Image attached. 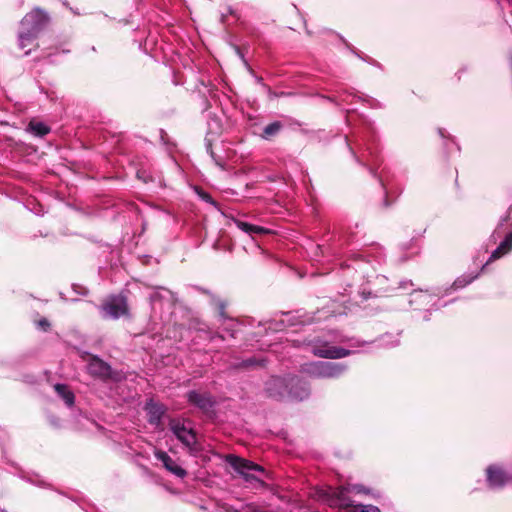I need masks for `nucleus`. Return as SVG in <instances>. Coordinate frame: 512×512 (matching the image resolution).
Returning a JSON list of instances; mask_svg holds the SVG:
<instances>
[{
	"label": "nucleus",
	"instance_id": "7c9ffc66",
	"mask_svg": "<svg viewBox=\"0 0 512 512\" xmlns=\"http://www.w3.org/2000/svg\"><path fill=\"white\" fill-rule=\"evenodd\" d=\"M218 337H219V338H221V339H223V340L225 339V336H224V335H222V334H219V335H218Z\"/></svg>",
	"mask_w": 512,
	"mask_h": 512
},
{
	"label": "nucleus",
	"instance_id": "c9c22d12",
	"mask_svg": "<svg viewBox=\"0 0 512 512\" xmlns=\"http://www.w3.org/2000/svg\"><path fill=\"white\" fill-rule=\"evenodd\" d=\"M24 0H20V5H23Z\"/></svg>",
	"mask_w": 512,
	"mask_h": 512
},
{
	"label": "nucleus",
	"instance_id": "a211bd4d",
	"mask_svg": "<svg viewBox=\"0 0 512 512\" xmlns=\"http://www.w3.org/2000/svg\"><path fill=\"white\" fill-rule=\"evenodd\" d=\"M26 131L35 137L42 138L51 132V128L44 122L31 120L27 125Z\"/></svg>",
	"mask_w": 512,
	"mask_h": 512
},
{
	"label": "nucleus",
	"instance_id": "f8f14e48",
	"mask_svg": "<svg viewBox=\"0 0 512 512\" xmlns=\"http://www.w3.org/2000/svg\"><path fill=\"white\" fill-rule=\"evenodd\" d=\"M154 456L156 459L162 462L164 468L169 471L171 474L179 477L184 478L187 475V472L185 469H183L180 465L176 463L165 451L162 450H155Z\"/></svg>",
	"mask_w": 512,
	"mask_h": 512
},
{
	"label": "nucleus",
	"instance_id": "39448f33",
	"mask_svg": "<svg viewBox=\"0 0 512 512\" xmlns=\"http://www.w3.org/2000/svg\"><path fill=\"white\" fill-rule=\"evenodd\" d=\"M346 366L339 363L317 361L310 363L306 371L315 378H336L344 373Z\"/></svg>",
	"mask_w": 512,
	"mask_h": 512
},
{
	"label": "nucleus",
	"instance_id": "f704fd0d",
	"mask_svg": "<svg viewBox=\"0 0 512 512\" xmlns=\"http://www.w3.org/2000/svg\"><path fill=\"white\" fill-rule=\"evenodd\" d=\"M0 512H7V511H6V510H4V509H1V508H0Z\"/></svg>",
	"mask_w": 512,
	"mask_h": 512
},
{
	"label": "nucleus",
	"instance_id": "2eb2a0df",
	"mask_svg": "<svg viewBox=\"0 0 512 512\" xmlns=\"http://www.w3.org/2000/svg\"><path fill=\"white\" fill-rule=\"evenodd\" d=\"M512 250V230L509 231L504 239L501 241L499 246L491 253L489 260L494 261L501 258Z\"/></svg>",
	"mask_w": 512,
	"mask_h": 512
},
{
	"label": "nucleus",
	"instance_id": "423d86ee",
	"mask_svg": "<svg viewBox=\"0 0 512 512\" xmlns=\"http://www.w3.org/2000/svg\"><path fill=\"white\" fill-rule=\"evenodd\" d=\"M350 489L348 487L340 486L337 488H329L323 495L324 501L331 508L346 509L353 507V501L348 496Z\"/></svg>",
	"mask_w": 512,
	"mask_h": 512
},
{
	"label": "nucleus",
	"instance_id": "6ab92c4d",
	"mask_svg": "<svg viewBox=\"0 0 512 512\" xmlns=\"http://www.w3.org/2000/svg\"><path fill=\"white\" fill-rule=\"evenodd\" d=\"M54 389L57 395L63 399L68 407H72L74 405L75 395L66 384L57 383L55 384Z\"/></svg>",
	"mask_w": 512,
	"mask_h": 512
},
{
	"label": "nucleus",
	"instance_id": "5701e85b",
	"mask_svg": "<svg viewBox=\"0 0 512 512\" xmlns=\"http://www.w3.org/2000/svg\"><path fill=\"white\" fill-rule=\"evenodd\" d=\"M242 364L245 367L256 366V365L264 366L265 361L257 360L256 358H248V359L244 360Z\"/></svg>",
	"mask_w": 512,
	"mask_h": 512
},
{
	"label": "nucleus",
	"instance_id": "20e7f679",
	"mask_svg": "<svg viewBox=\"0 0 512 512\" xmlns=\"http://www.w3.org/2000/svg\"><path fill=\"white\" fill-rule=\"evenodd\" d=\"M227 462L254 487H264L265 482L261 476H267L265 469L252 461L235 455H228Z\"/></svg>",
	"mask_w": 512,
	"mask_h": 512
},
{
	"label": "nucleus",
	"instance_id": "dca6fc26",
	"mask_svg": "<svg viewBox=\"0 0 512 512\" xmlns=\"http://www.w3.org/2000/svg\"><path fill=\"white\" fill-rule=\"evenodd\" d=\"M367 153H363L361 158L355 156L357 162L359 163H363V165L365 166H370V171L371 173L375 174V168L374 166H376L379 162V156H378V153L376 151H374L372 148L370 147H367L366 150H365Z\"/></svg>",
	"mask_w": 512,
	"mask_h": 512
},
{
	"label": "nucleus",
	"instance_id": "393cba45",
	"mask_svg": "<svg viewBox=\"0 0 512 512\" xmlns=\"http://www.w3.org/2000/svg\"><path fill=\"white\" fill-rule=\"evenodd\" d=\"M38 325L41 326L44 330H47L50 327V323L47 319L39 320Z\"/></svg>",
	"mask_w": 512,
	"mask_h": 512
},
{
	"label": "nucleus",
	"instance_id": "6e6552de",
	"mask_svg": "<svg viewBox=\"0 0 512 512\" xmlns=\"http://www.w3.org/2000/svg\"><path fill=\"white\" fill-rule=\"evenodd\" d=\"M170 429L176 438L191 451L194 450L196 445V434L192 428L185 426L184 422L171 419L169 423Z\"/></svg>",
	"mask_w": 512,
	"mask_h": 512
},
{
	"label": "nucleus",
	"instance_id": "9d476101",
	"mask_svg": "<svg viewBox=\"0 0 512 512\" xmlns=\"http://www.w3.org/2000/svg\"><path fill=\"white\" fill-rule=\"evenodd\" d=\"M87 370L90 375L102 380H108L112 377L111 366L98 357L90 359L87 365Z\"/></svg>",
	"mask_w": 512,
	"mask_h": 512
},
{
	"label": "nucleus",
	"instance_id": "7ed1b4c3",
	"mask_svg": "<svg viewBox=\"0 0 512 512\" xmlns=\"http://www.w3.org/2000/svg\"><path fill=\"white\" fill-rule=\"evenodd\" d=\"M97 309L105 320L129 319L132 317L126 290L107 295Z\"/></svg>",
	"mask_w": 512,
	"mask_h": 512
},
{
	"label": "nucleus",
	"instance_id": "0eeeda50",
	"mask_svg": "<svg viewBox=\"0 0 512 512\" xmlns=\"http://www.w3.org/2000/svg\"><path fill=\"white\" fill-rule=\"evenodd\" d=\"M186 399L190 405L206 414L211 412L217 404L216 398L211 393L198 390L188 391Z\"/></svg>",
	"mask_w": 512,
	"mask_h": 512
},
{
	"label": "nucleus",
	"instance_id": "4468645a",
	"mask_svg": "<svg viewBox=\"0 0 512 512\" xmlns=\"http://www.w3.org/2000/svg\"><path fill=\"white\" fill-rule=\"evenodd\" d=\"M509 481V476L498 466L491 465L487 468V482L492 488H501Z\"/></svg>",
	"mask_w": 512,
	"mask_h": 512
},
{
	"label": "nucleus",
	"instance_id": "c85d7f7f",
	"mask_svg": "<svg viewBox=\"0 0 512 512\" xmlns=\"http://www.w3.org/2000/svg\"><path fill=\"white\" fill-rule=\"evenodd\" d=\"M439 132V135L442 137V138H445V130L444 129H439L438 130Z\"/></svg>",
	"mask_w": 512,
	"mask_h": 512
},
{
	"label": "nucleus",
	"instance_id": "aec40b11",
	"mask_svg": "<svg viewBox=\"0 0 512 512\" xmlns=\"http://www.w3.org/2000/svg\"><path fill=\"white\" fill-rule=\"evenodd\" d=\"M283 128V124L280 121H274L264 127L261 137L265 140H269L277 135Z\"/></svg>",
	"mask_w": 512,
	"mask_h": 512
},
{
	"label": "nucleus",
	"instance_id": "f257e3e1",
	"mask_svg": "<svg viewBox=\"0 0 512 512\" xmlns=\"http://www.w3.org/2000/svg\"><path fill=\"white\" fill-rule=\"evenodd\" d=\"M265 391L269 397L276 400H283L287 396L296 401L306 399L310 393L306 384L296 376H273L266 382Z\"/></svg>",
	"mask_w": 512,
	"mask_h": 512
},
{
	"label": "nucleus",
	"instance_id": "ddd939ff",
	"mask_svg": "<svg viewBox=\"0 0 512 512\" xmlns=\"http://www.w3.org/2000/svg\"><path fill=\"white\" fill-rule=\"evenodd\" d=\"M148 416V422L156 427L160 426L162 418L166 412V407L158 402L149 400L145 405Z\"/></svg>",
	"mask_w": 512,
	"mask_h": 512
},
{
	"label": "nucleus",
	"instance_id": "1a4fd4ad",
	"mask_svg": "<svg viewBox=\"0 0 512 512\" xmlns=\"http://www.w3.org/2000/svg\"><path fill=\"white\" fill-rule=\"evenodd\" d=\"M312 353L320 358L340 359L351 355L353 351L330 345L327 342H319L312 346Z\"/></svg>",
	"mask_w": 512,
	"mask_h": 512
},
{
	"label": "nucleus",
	"instance_id": "f03ea898",
	"mask_svg": "<svg viewBox=\"0 0 512 512\" xmlns=\"http://www.w3.org/2000/svg\"><path fill=\"white\" fill-rule=\"evenodd\" d=\"M49 14L40 7H34L20 21L22 30L18 33V46L24 49L30 45L50 24Z\"/></svg>",
	"mask_w": 512,
	"mask_h": 512
},
{
	"label": "nucleus",
	"instance_id": "b1692460",
	"mask_svg": "<svg viewBox=\"0 0 512 512\" xmlns=\"http://www.w3.org/2000/svg\"><path fill=\"white\" fill-rule=\"evenodd\" d=\"M199 196L206 203H209L214 207H217V202L212 198V196L209 193L202 191L201 193H199Z\"/></svg>",
	"mask_w": 512,
	"mask_h": 512
},
{
	"label": "nucleus",
	"instance_id": "412c9836",
	"mask_svg": "<svg viewBox=\"0 0 512 512\" xmlns=\"http://www.w3.org/2000/svg\"><path fill=\"white\" fill-rule=\"evenodd\" d=\"M478 277V274L476 275H462L461 277L457 278L454 281L453 286L456 289L464 288L468 284H470L473 280H475Z\"/></svg>",
	"mask_w": 512,
	"mask_h": 512
},
{
	"label": "nucleus",
	"instance_id": "4be33fe9",
	"mask_svg": "<svg viewBox=\"0 0 512 512\" xmlns=\"http://www.w3.org/2000/svg\"><path fill=\"white\" fill-rule=\"evenodd\" d=\"M353 512H381L379 507L372 504L353 505Z\"/></svg>",
	"mask_w": 512,
	"mask_h": 512
},
{
	"label": "nucleus",
	"instance_id": "72a5a7b5",
	"mask_svg": "<svg viewBox=\"0 0 512 512\" xmlns=\"http://www.w3.org/2000/svg\"><path fill=\"white\" fill-rule=\"evenodd\" d=\"M30 52H31V50L26 51V52H25V55H29V54H30Z\"/></svg>",
	"mask_w": 512,
	"mask_h": 512
},
{
	"label": "nucleus",
	"instance_id": "473e14b6",
	"mask_svg": "<svg viewBox=\"0 0 512 512\" xmlns=\"http://www.w3.org/2000/svg\"><path fill=\"white\" fill-rule=\"evenodd\" d=\"M491 262L490 260L487 261V263L485 265L482 266V269H485L486 268V265Z\"/></svg>",
	"mask_w": 512,
	"mask_h": 512
},
{
	"label": "nucleus",
	"instance_id": "cd10ccee",
	"mask_svg": "<svg viewBox=\"0 0 512 512\" xmlns=\"http://www.w3.org/2000/svg\"><path fill=\"white\" fill-rule=\"evenodd\" d=\"M502 225H503V224L501 223V224L497 227V229H496V230L494 231V233H493V236H495L496 234H500V229H501V226H502Z\"/></svg>",
	"mask_w": 512,
	"mask_h": 512
},
{
	"label": "nucleus",
	"instance_id": "9b49d317",
	"mask_svg": "<svg viewBox=\"0 0 512 512\" xmlns=\"http://www.w3.org/2000/svg\"><path fill=\"white\" fill-rule=\"evenodd\" d=\"M216 304L219 310V316L223 320V331L231 338H236V335L240 331V324L236 320L227 317L225 312L226 303L224 301L217 299Z\"/></svg>",
	"mask_w": 512,
	"mask_h": 512
},
{
	"label": "nucleus",
	"instance_id": "a878e982",
	"mask_svg": "<svg viewBox=\"0 0 512 512\" xmlns=\"http://www.w3.org/2000/svg\"><path fill=\"white\" fill-rule=\"evenodd\" d=\"M352 489L355 490L358 493H361V492L368 493V490H366L364 488V486H362V485H355V486L352 487Z\"/></svg>",
	"mask_w": 512,
	"mask_h": 512
},
{
	"label": "nucleus",
	"instance_id": "2f4dec72",
	"mask_svg": "<svg viewBox=\"0 0 512 512\" xmlns=\"http://www.w3.org/2000/svg\"><path fill=\"white\" fill-rule=\"evenodd\" d=\"M491 262L490 260L487 261V263L485 265L482 266V269H485L486 268V265Z\"/></svg>",
	"mask_w": 512,
	"mask_h": 512
},
{
	"label": "nucleus",
	"instance_id": "bb28decb",
	"mask_svg": "<svg viewBox=\"0 0 512 512\" xmlns=\"http://www.w3.org/2000/svg\"><path fill=\"white\" fill-rule=\"evenodd\" d=\"M364 344H366V342H359V341H356V342H352V343H351V346H352V347H360V346H363Z\"/></svg>",
	"mask_w": 512,
	"mask_h": 512
},
{
	"label": "nucleus",
	"instance_id": "f3484780",
	"mask_svg": "<svg viewBox=\"0 0 512 512\" xmlns=\"http://www.w3.org/2000/svg\"><path fill=\"white\" fill-rule=\"evenodd\" d=\"M235 225L237 228H239L241 231L245 232L248 235L253 234H270L271 230L262 226L250 224L248 222L235 219L234 220Z\"/></svg>",
	"mask_w": 512,
	"mask_h": 512
},
{
	"label": "nucleus",
	"instance_id": "c756f323",
	"mask_svg": "<svg viewBox=\"0 0 512 512\" xmlns=\"http://www.w3.org/2000/svg\"><path fill=\"white\" fill-rule=\"evenodd\" d=\"M383 205H384L385 207H388V206L390 205V204H389V202H388V200H387V198H385V199L383 200Z\"/></svg>",
	"mask_w": 512,
	"mask_h": 512
}]
</instances>
